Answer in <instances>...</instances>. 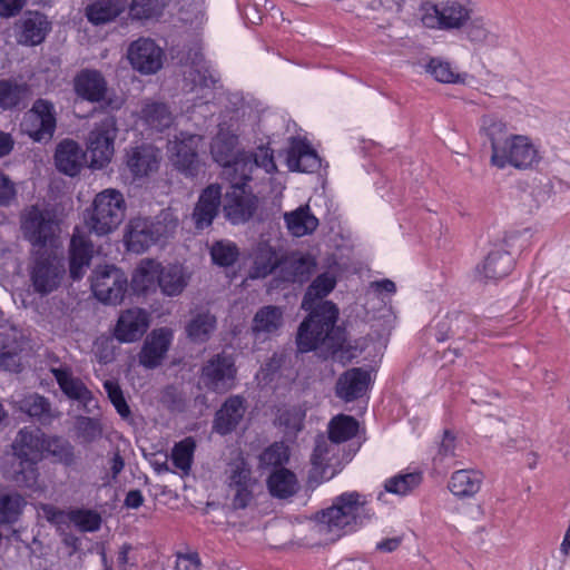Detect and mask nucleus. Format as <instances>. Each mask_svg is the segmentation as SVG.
<instances>
[{
  "instance_id": "bb28decb",
  "label": "nucleus",
  "mask_w": 570,
  "mask_h": 570,
  "mask_svg": "<svg viewBox=\"0 0 570 570\" xmlns=\"http://www.w3.org/2000/svg\"><path fill=\"white\" fill-rule=\"evenodd\" d=\"M283 325V308L275 305H266L255 313L250 328L255 341H266L277 335Z\"/></svg>"
},
{
  "instance_id": "4c0bfd02",
  "label": "nucleus",
  "mask_w": 570,
  "mask_h": 570,
  "mask_svg": "<svg viewBox=\"0 0 570 570\" xmlns=\"http://www.w3.org/2000/svg\"><path fill=\"white\" fill-rule=\"evenodd\" d=\"M189 278L184 266L177 264L163 266L160 264L158 287L166 296H178L188 285Z\"/></svg>"
},
{
  "instance_id": "4468645a",
  "label": "nucleus",
  "mask_w": 570,
  "mask_h": 570,
  "mask_svg": "<svg viewBox=\"0 0 570 570\" xmlns=\"http://www.w3.org/2000/svg\"><path fill=\"white\" fill-rule=\"evenodd\" d=\"M215 78L208 71L205 62L200 57H196L190 66L184 70L183 89L190 95L188 101L193 102V107H202L210 102L214 95Z\"/></svg>"
},
{
  "instance_id": "13d9d810",
  "label": "nucleus",
  "mask_w": 570,
  "mask_h": 570,
  "mask_svg": "<svg viewBox=\"0 0 570 570\" xmlns=\"http://www.w3.org/2000/svg\"><path fill=\"white\" fill-rule=\"evenodd\" d=\"M39 462H20L18 461V466L14 471L13 480L14 482L21 487L27 488L32 491L41 490V485L39 483Z\"/></svg>"
},
{
  "instance_id": "c03bdc74",
  "label": "nucleus",
  "mask_w": 570,
  "mask_h": 570,
  "mask_svg": "<svg viewBox=\"0 0 570 570\" xmlns=\"http://www.w3.org/2000/svg\"><path fill=\"white\" fill-rule=\"evenodd\" d=\"M216 317L208 311H198L191 315L186 325V334L195 343H204L209 340L216 330Z\"/></svg>"
},
{
  "instance_id": "5701e85b",
  "label": "nucleus",
  "mask_w": 570,
  "mask_h": 570,
  "mask_svg": "<svg viewBox=\"0 0 570 570\" xmlns=\"http://www.w3.org/2000/svg\"><path fill=\"white\" fill-rule=\"evenodd\" d=\"M174 331L168 327L153 330L146 337L138 355L139 363L146 368H156L165 360L173 343Z\"/></svg>"
},
{
  "instance_id": "a19ab883",
  "label": "nucleus",
  "mask_w": 570,
  "mask_h": 570,
  "mask_svg": "<svg viewBox=\"0 0 570 570\" xmlns=\"http://www.w3.org/2000/svg\"><path fill=\"white\" fill-rule=\"evenodd\" d=\"M139 118L149 129L155 131H163L174 121L173 114L167 105L151 100L144 101Z\"/></svg>"
},
{
  "instance_id": "423d86ee",
  "label": "nucleus",
  "mask_w": 570,
  "mask_h": 570,
  "mask_svg": "<svg viewBox=\"0 0 570 570\" xmlns=\"http://www.w3.org/2000/svg\"><path fill=\"white\" fill-rule=\"evenodd\" d=\"M35 293L46 296L56 292L66 276L65 259L57 249L37 250L28 268Z\"/></svg>"
},
{
  "instance_id": "e2e57ef3",
  "label": "nucleus",
  "mask_w": 570,
  "mask_h": 570,
  "mask_svg": "<svg viewBox=\"0 0 570 570\" xmlns=\"http://www.w3.org/2000/svg\"><path fill=\"white\" fill-rule=\"evenodd\" d=\"M76 432L78 438L85 442H92L100 438L102 433L98 420L88 416H79L76 421Z\"/></svg>"
},
{
  "instance_id": "58836bf2",
  "label": "nucleus",
  "mask_w": 570,
  "mask_h": 570,
  "mask_svg": "<svg viewBox=\"0 0 570 570\" xmlns=\"http://www.w3.org/2000/svg\"><path fill=\"white\" fill-rule=\"evenodd\" d=\"M49 23L46 17L38 12H29L19 23L18 41L23 45H39L46 37Z\"/></svg>"
},
{
  "instance_id": "6e6d98bb",
  "label": "nucleus",
  "mask_w": 570,
  "mask_h": 570,
  "mask_svg": "<svg viewBox=\"0 0 570 570\" xmlns=\"http://www.w3.org/2000/svg\"><path fill=\"white\" fill-rule=\"evenodd\" d=\"M283 264L284 268L291 271L288 279L293 282L305 281L316 266L315 259L311 255H293Z\"/></svg>"
},
{
  "instance_id": "49530a36",
  "label": "nucleus",
  "mask_w": 570,
  "mask_h": 570,
  "mask_svg": "<svg viewBox=\"0 0 570 570\" xmlns=\"http://www.w3.org/2000/svg\"><path fill=\"white\" fill-rule=\"evenodd\" d=\"M29 95V86L16 79L0 80V109L18 108Z\"/></svg>"
},
{
  "instance_id": "f3484780",
  "label": "nucleus",
  "mask_w": 570,
  "mask_h": 570,
  "mask_svg": "<svg viewBox=\"0 0 570 570\" xmlns=\"http://www.w3.org/2000/svg\"><path fill=\"white\" fill-rule=\"evenodd\" d=\"M255 179H242L238 184H230V190L226 193L224 214L234 225L247 222L254 215L258 199L247 190V184Z\"/></svg>"
},
{
  "instance_id": "a211bd4d",
  "label": "nucleus",
  "mask_w": 570,
  "mask_h": 570,
  "mask_svg": "<svg viewBox=\"0 0 570 570\" xmlns=\"http://www.w3.org/2000/svg\"><path fill=\"white\" fill-rule=\"evenodd\" d=\"M236 372L232 356L217 354L203 367L202 381L207 389L217 393H225L234 387Z\"/></svg>"
},
{
  "instance_id": "338daca9",
  "label": "nucleus",
  "mask_w": 570,
  "mask_h": 570,
  "mask_svg": "<svg viewBox=\"0 0 570 570\" xmlns=\"http://www.w3.org/2000/svg\"><path fill=\"white\" fill-rule=\"evenodd\" d=\"M104 387L107 392V395L117 410L118 414L121 417H128L130 414L129 406L124 397L122 391L118 384V382L114 380H106L104 382Z\"/></svg>"
},
{
  "instance_id": "b1692460",
  "label": "nucleus",
  "mask_w": 570,
  "mask_h": 570,
  "mask_svg": "<svg viewBox=\"0 0 570 570\" xmlns=\"http://www.w3.org/2000/svg\"><path fill=\"white\" fill-rule=\"evenodd\" d=\"M45 433L39 429L22 428L12 442L13 456L20 462H40L45 453Z\"/></svg>"
},
{
  "instance_id": "4d7b16f0",
  "label": "nucleus",
  "mask_w": 570,
  "mask_h": 570,
  "mask_svg": "<svg viewBox=\"0 0 570 570\" xmlns=\"http://www.w3.org/2000/svg\"><path fill=\"white\" fill-rule=\"evenodd\" d=\"M196 443L193 438H186L175 444L171 451V460L174 465L184 474H188L191 468Z\"/></svg>"
},
{
  "instance_id": "aec40b11",
  "label": "nucleus",
  "mask_w": 570,
  "mask_h": 570,
  "mask_svg": "<svg viewBox=\"0 0 570 570\" xmlns=\"http://www.w3.org/2000/svg\"><path fill=\"white\" fill-rule=\"evenodd\" d=\"M61 392L72 401H76L86 412L97 409V401L85 382L75 375L68 365H60L50 370Z\"/></svg>"
},
{
  "instance_id": "09e8293b",
  "label": "nucleus",
  "mask_w": 570,
  "mask_h": 570,
  "mask_svg": "<svg viewBox=\"0 0 570 570\" xmlns=\"http://www.w3.org/2000/svg\"><path fill=\"white\" fill-rule=\"evenodd\" d=\"M327 431L328 438L340 444L356 435L358 422L353 416L338 414L330 421Z\"/></svg>"
},
{
  "instance_id": "ddd939ff",
  "label": "nucleus",
  "mask_w": 570,
  "mask_h": 570,
  "mask_svg": "<svg viewBox=\"0 0 570 570\" xmlns=\"http://www.w3.org/2000/svg\"><path fill=\"white\" fill-rule=\"evenodd\" d=\"M128 279L125 273L114 265H105L95 269L91 289L96 298L104 304H119L126 293Z\"/></svg>"
},
{
  "instance_id": "2f4dec72",
  "label": "nucleus",
  "mask_w": 570,
  "mask_h": 570,
  "mask_svg": "<svg viewBox=\"0 0 570 570\" xmlns=\"http://www.w3.org/2000/svg\"><path fill=\"white\" fill-rule=\"evenodd\" d=\"M55 160L59 171L73 177L82 168L85 153L78 142L67 139L58 145Z\"/></svg>"
},
{
  "instance_id": "052dcab7",
  "label": "nucleus",
  "mask_w": 570,
  "mask_h": 570,
  "mask_svg": "<svg viewBox=\"0 0 570 570\" xmlns=\"http://www.w3.org/2000/svg\"><path fill=\"white\" fill-rule=\"evenodd\" d=\"M481 130L491 140L492 154L494 153V144L502 142L508 132L507 124L494 115L483 116L481 119Z\"/></svg>"
},
{
  "instance_id": "393cba45",
  "label": "nucleus",
  "mask_w": 570,
  "mask_h": 570,
  "mask_svg": "<svg viewBox=\"0 0 570 570\" xmlns=\"http://www.w3.org/2000/svg\"><path fill=\"white\" fill-rule=\"evenodd\" d=\"M149 314L139 307L122 312L115 326L114 335L121 343L138 341L149 327Z\"/></svg>"
},
{
  "instance_id": "3c124183",
  "label": "nucleus",
  "mask_w": 570,
  "mask_h": 570,
  "mask_svg": "<svg viewBox=\"0 0 570 570\" xmlns=\"http://www.w3.org/2000/svg\"><path fill=\"white\" fill-rule=\"evenodd\" d=\"M426 71L435 80L444 83H469L472 77L468 73L456 72L449 62L433 58L426 66Z\"/></svg>"
},
{
  "instance_id": "f8f14e48",
  "label": "nucleus",
  "mask_w": 570,
  "mask_h": 570,
  "mask_svg": "<svg viewBox=\"0 0 570 570\" xmlns=\"http://www.w3.org/2000/svg\"><path fill=\"white\" fill-rule=\"evenodd\" d=\"M204 4L205 0H131L128 7L130 16L139 20L159 17L170 6L179 7L186 14L181 19L193 23L203 20Z\"/></svg>"
},
{
  "instance_id": "bf43d9fd",
  "label": "nucleus",
  "mask_w": 570,
  "mask_h": 570,
  "mask_svg": "<svg viewBox=\"0 0 570 570\" xmlns=\"http://www.w3.org/2000/svg\"><path fill=\"white\" fill-rule=\"evenodd\" d=\"M69 520L83 532L99 530L101 524L100 514L90 509H77L69 513Z\"/></svg>"
},
{
  "instance_id": "c9c22d12",
  "label": "nucleus",
  "mask_w": 570,
  "mask_h": 570,
  "mask_svg": "<svg viewBox=\"0 0 570 570\" xmlns=\"http://www.w3.org/2000/svg\"><path fill=\"white\" fill-rule=\"evenodd\" d=\"M160 264L153 258L139 262L131 275V287L138 294L154 293L158 287Z\"/></svg>"
},
{
  "instance_id": "ea45409f",
  "label": "nucleus",
  "mask_w": 570,
  "mask_h": 570,
  "mask_svg": "<svg viewBox=\"0 0 570 570\" xmlns=\"http://www.w3.org/2000/svg\"><path fill=\"white\" fill-rule=\"evenodd\" d=\"M284 220L291 235L303 237L311 235L318 226V219L311 212L309 206H299L298 208L285 213Z\"/></svg>"
},
{
  "instance_id": "864d4df0",
  "label": "nucleus",
  "mask_w": 570,
  "mask_h": 570,
  "mask_svg": "<svg viewBox=\"0 0 570 570\" xmlns=\"http://www.w3.org/2000/svg\"><path fill=\"white\" fill-rule=\"evenodd\" d=\"M468 39L474 43L495 45L498 36L494 26L484 18H474L465 29Z\"/></svg>"
},
{
  "instance_id": "c85d7f7f",
  "label": "nucleus",
  "mask_w": 570,
  "mask_h": 570,
  "mask_svg": "<svg viewBox=\"0 0 570 570\" xmlns=\"http://www.w3.org/2000/svg\"><path fill=\"white\" fill-rule=\"evenodd\" d=\"M73 88L76 95L81 99L100 102L107 94V81L100 71L83 69L75 77Z\"/></svg>"
},
{
  "instance_id": "603ef678",
  "label": "nucleus",
  "mask_w": 570,
  "mask_h": 570,
  "mask_svg": "<svg viewBox=\"0 0 570 570\" xmlns=\"http://www.w3.org/2000/svg\"><path fill=\"white\" fill-rule=\"evenodd\" d=\"M422 475L419 472L397 473L384 482V490L396 495H406L420 485Z\"/></svg>"
},
{
  "instance_id": "1a4fd4ad",
  "label": "nucleus",
  "mask_w": 570,
  "mask_h": 570,
  "mask_svg": "<svg viewBox=\"0 0 570 570\" xmlns=\"http://www.w3.org/2000/svg\"><path fill=\"white\" fill-rule=\"evenodd\" d=\"M470 6L455 0H446L440 4L424 1L420 7L421 21L431 29H459L470 19Z\"/></svg>"
},
{
  "instance_id": "0e129e2a",
  "label": "nucleus",
  "mask_w": 570,
  "mask_h": 570,
  "mask_svg": "<svg viewBox=\"0 0 570 570\" xmlns=\"http://www.w3.org/2000/svg\"><path fill=\"white\" fill-rule=\"evenodd\" d=\"M304 417L305 413L301 409L292 407L283 411L278 421L285 428L286 434L295 436L303 429Z\"/></svg>"
},
{
  "instance_id": "20e7f679",
  "label": "nucleus",
  "mask_w": 570,
  "mask_h": 570,
  "mask_svg": "<svg viewBox=\"0 0 570 570\" xmlns=\"http://www.w3.org/2000/svg\"><path fill=\"white\" fill-rule=\"evenodd\" d=\"M177 227L178 219L170 210H163L155 218L135 217L126 225L124 243L129 252L141 254L171 237Z\"/></svg>"
},
{
  "instance_id": "4be33fe9",
  "label": "nucleus",
  "mask_w": 570,
  "mask_h": 570,
  "mask_svg": "<svg viewBox=\"0 0 570 570\" xmlns=\"http://www.w3.org/2000/svg\"><path fill=\"white\" fill-rule=\"evenodd\" d=\"M26 341L20 330L12 325L0 326V367L19 372Z\"/></svg>"
},
{
  "instance_id": "2eb2a0df",
  "label": "nucleus",
  "mask_w": 570,
  "mask_h": 570,
  "mask_svg": "<svg viewBox=\"0 0 570 570\" xmlns=\"http://www.w3.org/2000/svg\"><path fill=\"white\" fill-rule=\"evenodd\" d=\"M203 137L181 131L168 141L167 151L174 166L187 176H194L199 169L197 150Z\"/></svg>"
},
{
  "instance_id": "cd10ccee",
  "label": "nucleus",
  "mask_w": 570,
  "mask_h": 570,
  "mask_svg": "<svg viewBox=\"0 0 570 570\" xmlns=\"http://www.w3.org/2000/svg\"><path fill=\"white\" fill-rule=\"evenodd\" d=\"M371 384V373L366 370L354 367L344 372L336 382V395L345 402L362 397Z\"/></svg>"
},
{
  "instance_id": "8fccbe9b",
  "label": "nucleus",
  "mask_w": 570,
  "mask_h": 570,
  "mask_svg": "<svg viewBox=\"0 0 570 570\" xmlns=\"http://www.w3.org/2000/svg\"><path fill=\"white\" fill-rule=\"evenodd\" d=\"M45 452L53 456L57 462L68 466L76 462L75 446L67 439L45 434Z\"/></svg>"
},
{
  "instance_id": "f704fd0d",
  "label": "nucleus",
  "mask_w": 570,
  "mask_h": 570,
  "mask_svg": "<svg viewBox=\"0 0 570 570\" xmlns=\"http://www.w3.org/2000/svg\"><path fill=\"white\" fill-rule=\"evenodd\" d=\"M244 413V400L238 395L228 397L216 413L214 430L220 435L232 432L243 419Z\"/></svg>"
},
{
  "instance_id": "39448f33",
  "label": "nucleus",
  "mask_w": 570,
  "mask_h": 570,
  "mask_svg": "<svg viewBox=\"0 0 570 570\" xmlns=\"http://www.w3.org/2000/svg\"><path fill=\"white\" fill-rule=\"evenodd\" d=\"M127 204L121 191L106 188L96 194L83 213L88 230L97 236H107L121 225L126 217Z\"/></svg>"
},
{
  "instance_id": "a878e982",
  "label": "nucleus",
  "mask_w": 570,
  "mask_h": 570,
  "mask_svg": "<svg viewBox=\"0 0 570 570\" xmlns=\"http://www.w3.org/2000/svg\"><path fill=\"white\" fill-rule=\"evenodd\" d=\"M94 245L89 235L76 228L69 247V269L73 279H80L90 265Z\"/></svg>"
},
{
  "instance_id": "7c9ffc66",
  "label": "nucleus",
  "mask_w": 570,
  "mask_h": 570,
  "mask_svg": "<svg viewBox=\"0 0 570 570\" xmlns=\"http://www.w3.org/2000/svg\"><path fill=\"white\" fill-rule=\"evenodd\" d=\"M286 163L289 170L299 173H314L321 167L316 151L301 138L292 139Z\"/></svg>"
},
{
  "instance_id": "9b49d317",
  "label": "nucleus",
  "mask_w": 570,
  "mask_h": 570,
  "mask_svg": "<svg viewBox=\"0 0 570 570\" xmlns=\"http://www.w3.org/2000/svg\"><path fill=\"white\" fill-rule=\"evenodd\" d=\"M227 474V491L233 509L248 508L258 488L250 466L243 458H237L228 464Z\"/></svg>"
},
{
  "instance_id": "412c9836",
  "label": "nucleus",
  "mask_w": 570,
  "mask_h": 570,
  "mask_svg": "<svg viewBox=\"0 0 570 570\" xmlns=\"http://www.w3.org/2000/svg\"><path fill=\"white\" fill-rule=\"evenodd\" d=\"M314 478L330 480L338 470V444L330 438L318 435L311 456Z\"/></svg>"
},
{
  "instance_id": "774afa93",
  "label": "nucleus",
  "mask_w": 570,
  "mask_h": 570,
  "mask_svg": "<svg viewBox=\"0 0 570 570\" xmlns=\"http://www.w3.org/2000/svg\"><path fill=\"white\" fill-rule=\"evenodd\" d=\"M289 458L288 448L284 443H274L268 446L261 455L259 461L263 465H282Z\"/></svg>"
},
{
  "instance_id": "de8ad7c7",
  "label": "nucleus",
  "mask_w": 570,
  "mask_h": 570,
  "mask_svg": "<svg viewBox=\"0 0 570 570\" xmlns=\"http://www.w3.org/2000/svg\"><path fill=\"white\" fill-rule=\"evenodd\" d=\"M253 268L250 271L252 278H263L271 274L281 259L275 249L267 244H259L253 254Z\"/></svg>"
},
{
  "instance_id": "72a5a7b5",
  "label": "nucleus",
  "mask_w": 570,
  "mask_h": 570,
  "mask_svg": "<svg viewBox=\"0 0 570 570\" xmlns=\"http://www.w3.org/2000/svg\"><path fill=\"white\" fill-rule=\"evenodd\" d=\"M14 404L19 411L36 419L41 424H50L59 416V412L51 407L49 400L37 393H30L14 400Z\"/></svg>"
},
{
  "instance_id": "a18cd8bd",
  "label": "nucleus",
  "mask_w": 570,
  "mask_h": 570,
  "mask_svg": "<svg viewBox=\"0 0 570 570\" xmlns=\"http://www.w3.org/2000/svg\"><path fill=\"white\" fill-rule=\"evenodd\" d=\"M267 487L275 498L286 499L294 495L298 490L296 475L287 469L274 470L267 479Z\"/></svg>"
},
{
  "instance_id": "6ab92c4d",
  "label": "nucleus",
  "mask_w": 570,
  "mask_h": 570,
  "mask_svg": "<svg viewBox=\"0 0 570 570\" xmlns=\"http://www.w3.org/2000/svg\"><path fill=\"white\" fill-rule=\"evenodd\" d=\"M127 57L139 73L154 75L163 68L165 55L154 40L139 38L129 46Z\"/></svg>"
},
{
  "instance_id": "c756f323",
  "label": "nucleus",
  "mask_w": 570,
  "mask_h": 570,
  "mask_svg": "<svg viewBox=\"0 0 570 570\" xmlns=\"http://www.w3.org/2000/svg\"><path fill=\"white\" fill-rule=\"evenodd\" d=\"M222 199V188L212 184L203 190L193 212V220L197 229H204L212 225L218 214Z\"/></svg>"
},
{
  "instance_id": "37998d69",
  "label": "nucleus",
  "mask_w": 570,
  "mask_h": 570,
  "mask_svg": "<svg viewBox=\"0 0 570 570\" xmlns=\"http://www.w3.org/2000/svg\"><path fill=\"white\" fill-rule=\"evenodd\" d=\"M128 6L127 0H97L86 8V17L94 24L116 19Z\"/></svg>"
},
{
  "instance_id": "f03ea898",
  "label": "nucleus",
  "mask_w": 570,
  "mask_h": 570,
  "mask_svg": "<svg viewBox=\"0 0 570 570\" xmlns=\"http://www.w3.org/2000/svg\"><path fill=\"white\" fill-rule=\"evenodd\" d=\"M237 146L238 126L220 122L210 145V154L230 184H238L242 179H265L277 170L274 153L268 146H259L253 151L239 150Z\"/></svg>"
},
{
  "instance_id": "6e6552de",
  "label": "nucleus",
  "mask_w": 570,
  "mask_h": 570,
  "mask_svg": "<svg viewBox=\"0 0 570 570\" xmlns=\"http://www.w3.org/2000/svg\"><path fill=\"white\" fill-rule=\"evenodd\" d=\"M22 233L38 250L58 249L59 227L50 212L40 209L37 206L27 208L21 216Z\"/></svg>"
},
{
  "instance_id": "dca6fc26",
  "label": "nucleus",
  "mask_w": 570,
  "mask_h": 570,
  "mask_svg": "<svg viewBox=\"0 0 570 570\" xmlns=\"http://www.w3.org/2000/svg\"><path fill=\"white\" fill-rule=\"evenodd\" d=\"M56 117L53 105L45 99H38L28 110L21 122V130L35 141H47L53 136Z\"/></svg>"
},
{
  "instance_id": "79ce46f5",
  "label": "nucleus",
  "mask_w": 570,
  "mask_h": 570,
  "mask_svg": "<svg viewBox=\"0 0 570 570\" xmlns=\"http://www.w3.org/2000/svg\"><path fill=\"white\" fill-rule=\"evenodd\" d=\"M513 268V258L505 249L492 250L479 268L487 279H499L510 274Z\"/></svg>"
},
{
  "instance_id": "69168bd1",
  "label": "nucleus",
  "mask_w": 570,
  "mask_h": 570,
  "mask_svg": "<svg viewBox=\"0 0 570 570\" xmlns=\"http://www.w3.org/2000/svg\"><path fill=\"white\" fill-rule=\"evenodd\" d=\"M468 323V316L464 314L456 313L448 316V322H442L439 324L438 340L444 341L449 336H461V332L464 330Z\"/></svg>"
},
{
  "instance_id": "e433bc0d",
  "label": "nucleus",
  "mask_w": 570,
  "mask_h": 570,
  "mask_svg": "<svg viewBox=\"0 0 570 570\" xmlns=\"http://www.w3.org/2000/svg\"><path fill=\"white\" fill-rule=\"evenodd\" d=\"M159 150L150 145L132 148L128 154L127 166L136 177L147 176L159 164Z\"/></svg>"
},
{
  "instance_id": "0eeeda50",
  "label": "nucleus",
  "mask_w": 570,
  "mask_h": 570,
  "mask_svg": "<svg viewBox=\"0 0 570 570\" xmlns=\"http://www.w3.org/2000/svg\"><path fill=\"white\" fill-rule=\"evenodd\" d=\"M541 159L539 146L527 135H509L502 142L494 144L491 164L500 169L512 166L527 169Z\"/></svg>"
},
{
  "instance_id": "f257e3e1",
  "label": "nucleus",
  "mask_w": 570,
  "mask_h": 570,
  "mask_svg": "<svg viewBox=\"0 0 570 570\" xmlns=\"http://www.w3.org/2000/svg\"><path fill=\"white\" fill-rule=\"evenodd\" d=\"M336 285V275L325 272L318 275L307 287L302 301V308L309 313L301 324L297 333V347L301 352H309L320 346L335 351L342 346L343 332L335 326L338 309L330 301H322Z\"/></svg>"
},
{
  "instance_id": "5fc2aeb1",
  "label": "nucleus",
  "mask_w": 570,
  "mask_h": 570,
  "mask_svg": "<svg viewBox=\"0 0 570 570\" xmlns=\"http://www.w3.org/2000/svg\"><path fill=\"white\" fill-rule=\"evenodd\" d=\"M24 504V499L20 494L7 492L0 488V522L17 521Z\"/></svg>"
},
{
  "instance_id": "7ed1b4c3",
  "label": "nucleus",
  "mask_w": 570,
  "mask_h": 570,
  "mask_svg": "<svg viewBox=\"0 0 570 570\" xmlns=\"http://www.w3.org/2000/svg\"><path fill=\"white\" fill-rule=\"evenodd\" d=\"M374 518L365 497L357 492H345L336 497L333 504L317 517L318 532L336 540L346 533L356 531Z\"/></svg>"
},
{
  "instance_id": "473e14b6",
  "label": "nucleus",
  "mask_w": 570,
  "mask_h": 570,
  "mask_svg": "<svg viewBox=\"0 0 570 570\" xmlns=\"http://www.w3.org/2000/svg\"><path fill=\"white\" fill-rule=\"evenodd\" d=\"M483 474L475 469H461L452 473L449 490L460 499L474 497L481 489Z\"/></svg>"
},
{
  "instance_id": "680f3d73",
  "label": "nucleus",
  "mask_w": 570,
  "mask_h": 570,
  "mask_svg": "<svg viewBox=\"0 0 570 570\" xmlns=\"http://www.w3.org/2000/svg\"><path fill=\"white\" fill-rule=\"evenodd\" d=\"M238 248L230 240H218L210 248L213 262L219 266H230L238 257Z\"/></svg>"
},
{
  "instance_id": "9d476101",
  "label": "nucleus",
  "mask_w": 570,
  "mask_h": 570,
  "mask_svg": "<svg viewBox=\"0 0 570 570\" xmlns=\"http://www.w3.org/2000/svg\"><path fill=\"white\" fill-rule=\"evenodd\" d=\"M117 134L118 127L115 116L107 115L95 122L87 138V153L91 168L101 169L111 161Z\"/></svg>"
}]
</instances>
